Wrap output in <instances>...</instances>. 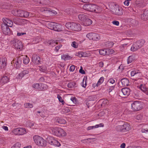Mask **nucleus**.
Listing matches in <instances>:
<instances>
[{
	"mask_svg": "<svg viewBox=\"0 0 148 148\" xmlns=\"http://www.w3.org/2000/svg\"><path fill=\"white\" fill-rule=\"evenodd\" d=\"M83 8L85 10L96 13H99L101 11L100 7L94 4H86L83 5Z\"/></svg>",
	"mask_w": 148,
	"mask_h": 148,
	"instance_id": "1",
	"label": "nucleus"
},
{
	"mask_svg": "<svg viewBox=\"0 0 148 148\" xmlns=\"http://www.w3.org/2000/svg\"><path fill=\"white\" fill-rule=\"evenodd\" d=\"M33 139L35 144L41 146H45L46 145V141L42 137L38 135L33 136Z\"/></svg>",
	"mask_w": 148,
	"mask_h": 148,
	"instance_id": "2",
	"label": "nucleus"
},
{
	"mask_svg": "<svg viewBox=\"0 0 148 148\" xmlns=\"http://www.w3.org/2000/svg\"><path fill=\"white\" fill-rule=\"evenodd\" d=\"M145 43L144 40H142L134 43L132 45L131 50L132 51H135L143 46Z\"/></svg>",
	"mask_w": 148,
	"mask_h": 148,
	"instance_id": "3",
	"label": "nucleus"
},
{
	"mask_svg": "<svg viewBox=\"0 0 148 148\" xmlns=\"http://www.w3.org/2000/svg\"><path fill=\"white\" fill-rule=\"evenodd\" d=\"M130 125L127 123H124L122 125H118L116 127V130L121 132H125L130 130Z\"/></svg>",
	"mask_w": 148,
	"mask_h": 148,
	"instance_id": "4",
	"label": "nucleus"
},
{
	"mask_svg": "<svg viewBox=\"0 0 148 148\" xmlns=\"http://www.w3.org/2000/svg\"><path fill=\"white\" fill-rule=\"evenodd\" d=\"M132 109L134 111H137L142 109L143 108L141 102L135 101L131 104Z\"/></svg>",
	"mask_w": 148,
	"mask_h": 148,
	"instance_id": "5",
	"label": "nucleus"
},
{
	"mask_svg": "<svg viewBox=\"0 0 148 148\" xmlns=\"http://www.w3.org/2000/svg\"><path fill=\"white\" fill-rule=\"evenodd\" d=\"M86 36L90 40H98L100 39V36L99 34L90 33L86 35Z\"/></svg>",
	"mask_w": 148,
	"mask_h": 148,
	"instance_id": "6",
	"label": "nucleus"
},
{
	"mask_svg": "<svg viewBox=\"0 0 148 148\" xmlns=\"http://www.w3.org/2000/svg\"><path fill=\"white\" fill-rule=\"evenodd\" d=\"M15 15L17 16L27 18L29 15V13L25 11L18 10L15 12Z\"/></svg>",
	"mask_w": 148,
	"mask_h": 148,
	"instance_id": "7",
	"label": "nucleus"
},
{
	"mask_svg": "<svg viewBox=\"0 0 148 148\" xmlns=\"http://www.w3.org/2000/svg\"><path fill=\"white\" fill-rule=\"evenodd\" d=\"M12 43L15 48L20 50L22 49L23 45L21 41L17 39H14L12 41Z\"/></svg>",
	"mask_w": 148,
	"mask_h": 148,
	"instance_id": "8",
	"label": "nucleus"
},
{
	"mask_svg": "<svg viewBox=\"0 0 148 148\" xmlns=\"http://www.w3.org/2000/svg\"><path fill=\"white\" fill-rule=\"evenodd\" d=\"M12 132L16 135H23L26 133V131L25 128H17L14 129Z\"/></svg>",
	"mask_w": 148,
	"mask_h": 148,
	"instance_id": "9",
	"label": "nucleus"
},
{
	"mask_svg": "<svg viewBox=\"0 0 148 148\" xmlns=\"http://www.w3.org/2000/svg\"><path fill=\"white\" fill-rule=\"evenodd\" d=\"M21 58L19 57L17 60H13L11 62V63L12 65H14V67L17 69H18L21 67L22 63Z\"/></svg>",
	"mask_w": 148,
	"mask_h": 148,
	"instance_id": "10",
	"label": "nucleus"
},
{
	"mask_svg": "<svg viewBox=\"0 0 148 148\" xmlns=\"http://www.w3.org/2000/svg\"><path fill=\"white\" fill-rule=\"evenodd\" d=\"M113 12L115 15L118 16L121 15L123 13V9L121 7L119 6H116Z\"/></svg>",
	"mask_w": 148,
	"mask_h": 148,
	"instance_id": "11",
	"label": "nucleus"
},
{
	"mask_svg": "<svg viewBox=\"0 0 148 148\" xmlns=\"http://www.w3.org/2000/svg\"><path fill=\"white\" fill-rule=\"evenodd\" d=\"M49 142L51 145L59 147L61 145L60 143L56 139L53 137H50V140Z\"/></svg>",
	"mask_w": 148,
	"mask_h": 148,
	"instance_id": "12",
	"label": "nucleus"
},
{
	"mask_svg": "<svg viewBox=\"0 0 148 148\" xmlns=\"http://www.w3.org/2000/svg\"><path fill=\"white\" fill-rule=\"evenodd\" d=\"M8 27L5 25H1L2 31L3 33L6 35H10L11 33L10 29Z\"/></svg>",
	"mask_w": 148,
	"mask_h": 148,
	"instance_id": "13",
	"label": "nucleus"
},
{
	"mask_svg": "<svg viewBox=\"0 0 148 148\" xmlns=\"http://www.w3.org/2000/svg\"><path fill=\"white\" fill-rule=\"evenodd\" d=\"M3 21L4 23L2 25H5L6 26L9 27H12L13 25L12 21L7 18H3Z\"/></svg>",
	"mask_w": 148,
	"mask_h": 148,
	"instance_id": "14",
	"label": "nucleus"
},
{
	"mask_svg": "<svg viewBox=\"0 0 148 148\" xmlns=\"http://www.w3.org/2000/svg\"><path fill=\"white\" fill-rule=\"evenodd\" d=\"M32 60L36 64H39L40 62V57L37 55H33L32 56Z\"/></svg>",
	"mask_w": 148,
	"mask_h": 148,
	"instance_id": "15",
	"label": "nucleus"
},
{
	"mask_svg": "<svg viewBox=\"0 0 148 148\" xmlns=\"http://www.w3.org/2000/svg\"><path fill=\"white\" fill-rule=\"evenodd\" d=\"M72 27L71 30L73 31H79L81 30L80 25L76 23H73Z\"/></svg>",
	"mask_w": 148,
	"mask_h": 148,
	"instance_id": "16",
	"label": "nucleus"
},
{
	"mask_svg": "<svg viewBox=\"0 0 148 148\" xmlns=\"http://www.w3.org/2000/svg\"><path fill=\"white\" fill-rule=\"evenodd\" d=\"M6 59L5 58L3 57L0 58V68H5L6 66Z\"/></svg>",
	"mask_w": 148,
	"mask_h": 148,
	"instance_id": "17",
	"label": "nucleus"
},
{
	"mask_svg": "<svg viewBox=\"0 0 148 148\" xmlns=\"http://www.w3.org/2000/svg\"><path fill=\"white\" fill-rule=\"evenodd\" d=\"M130 90L127 88H123L121 90V93L126 96H128L130 93Z\"/></svg>",
	"mask_w": 148,
	"mask_h": 148,
	"instance_id": "18",
	"label": "nucleus"
},
{
	"mask_svg": "<svg viewBox=\"0 0 148 148\" xmlns=\"http://www.w3.org/2000/svg\"><path fill=\"white\" fill-rule=\"evenodd\" d=\"M9 77L5 75L2 77L0 80V82L2 85H3L7 83L9 81Z\"/></svg>",
	"mask_w": 148,
	"mask_h": 148,
	"instance_id": "19",
	"label": "nucleus"
},
{
	"mask_svg": "<svg viewBox=\"0 0 148 148\" xmlns=\"http://www.w3.org/2000/svg\"><path fill=\"white\" fill-rule=\"evenodd\" d=\"M29 73V69L25 70L22 71L18 75V78L22 79L25 75Z\"/></svg>",
	"mask_w": 148,
	"mask_h": 148,
	"instance_id": "20",
	"label": "nucleus"
},
{
	"mask_svg": "<svg viewBox=\"0 0 148 148\" xmlns=\"http://www.w3.org/2000/svg\"><path fill=\"white\" fill-rule=\"evenodd\" d=\"M140 88L143 92L146 94L148 95V88L145 85H141L140 87Z\"/></svg>",
	"mask_w": 148,
	"mask_h": 148,
	"instance_id": "21",
	"label": "nucleus"
},
{
	"mask_svg": "<svg viewBox=\"0 0 148 148\" xmlns=\"http://www.w3.org/2000/svg\"><path fill=\"white\" fill-rule=\"evenodd\" d=\"M59 128L57 127H51L50 131L53 134L57 136V135H58V134H59L58 133V132Z\"/></svg>",
	"mask_w": 148,
	"mask_h": 148,
	"instance_id": "22",
	"label": "nucleus"
},
{
	"mask_svg": "<svg viewBox=\"0 0 148 148\" xmlns=\"http://www.w3.org/2000/svg\"><path fill=\"white\" fill-rule=\"evenodd\" d=\"M78 17L79 20L83 21L88 17V14L86 13H82L79 14Z\"/></svg>",
	"mask_w": 148,
	"mask_h": 148,
	"instance_id": "23",
	"label": "nucleus"
},
{
	"mask_svg": "<svg viewBox=\"0 0 148 148\" xmlns=\"http://www.w3.org/2000/svg\"><path fill=\"white\" fill-rule=\"evenodd\" d=\"M59 134L58 135H57V136H65L66 134V132L62 129L61 128H59L58 130V132Z\"/></svg>",
	"mask_w": 148,
	"mask_h": 148,
	"instance_id": "24",
	"label": "nucleus"
},
{
	"mask_svg": "<svg viewBox=\"0 0 148 148\" xmlns=\"http://www.w3.org/2000/svg\"><path fill=\"white\" fill-rule=\"evenodd\" d=\"M92 21L88 17L83 21V25L85 26H89L92 24Z\"/></svg>",
	"mask_w": 148,
	"mask_h": 148,
	"instance_id": "25",
	"label": "nucleus"
},
{
	"mask_svg": "<svg viewBox=\"0 0 148 148\" xmlns=\"http://www.w3.org/2000/svg\"><path fill=\"white\" fill-rule=\"evenodd\" d=\"M104 126V125L103 123H100L99 124L96 125L95 126H89L87 128V130H92L93 129L98 128L99 127H103Z\"/></svg>",
	"mask_w": 148,
	"mask_h": 148,
	"instance_id": "26",
	"label": "nucleus"
},
{
	"mask_svg": "<svg viewBox=\"0 0 148 148\" xmlns=\"http://www.w3.org/2000/svg\"><path fill=\"white\" fill-rule=\"evenodd\" d=\"M135 59V56L134 55H132L129 56L127 59V64H128L134 61Z\"/></svg>",
	"mask_w": 148,
	"mask_h": 148,
	"instance_id": "27",
	"label": "nucleus"
},
{
	"mask_svg": "<svg viewBox=\"0 0 148 148\" xmlns=\"http://www.w3.org/2000/svg\"><path fill=\"white\" fill-rule=\"evenodd\" d=\"M121 82L122 85L124 86H127L129 84V80L126 78H123L121 80Z\"/></svg>",
	"mask_w": 148,
	"mask_h": 148,
	"instance_id": "28",
	"label": "nucleus"
},
{
	"mask_svg": "<svg viewBox=\"0 0 148 148\" xmlns=\"http://www.w3.org/2000/svg\"><path fill=\"white\" fill-rule=\"evenodd\" d=\"M55 120L57 122L61 124H64L66 122V121L64 119L58 117H56Z\"/></svg>",
	"mask_w": 148,
	"mask_h": 148,
	"instance_id": "29",
	"label": "nucleus"
},
{
	"mask_svg": "<svg viewBox=\"0 0 148 148\" xmlns=\"http://www.w3.org/2000/svg\"><path fill=\"white\" fill-rule=\"evenodd\" d=\"M20 57L23 59V63L25 64H27L29 62V59L27 56L22 55Z\"/></svg>",
	"mask_w": 148,
	"mask_h": 148,
	"instance_id": "30",
	"label": "nucleus"
},
{
	"mask_svg": "<svg viewBox=\"0 0 148 148\" xmlns=\"http://www.w3.org/2000/svg\"><path fill=\"white\" fill-rule=\"evenodd\" d=\"M148 11H144L143 14L141 15V18L142 19L146 20L148 17V15L147 14Z\"/></svg>",
	"mask_w": 148,
	"mask_h": 148,
	"instance_id": "31",
	"label": "nucleus"
},
{
	"mask_svg": "<svg viewBox=\"0 0 148 148\" xmlns=\"http://www.w3.org/2000/svg\"><path fill=\"white\" fill-rule=\"evenodd\" d=\"M54 27L53 29V30L56 31H61V26L60 25L58 24L55 23V24H54Z\"/></svg>",
	"mask_w": 148,
	"mask_h": 148,
	"instance_id": "32",
	"label": "nucleus"
},
{
	"mask_svg": "<svg viewBox=\"0 0 148 148\" xmlns=\"http://www.w3.org/2000/svg\"><path fill=\"white\" fill-rule=\"evenodd\" d=\"M77 85L74 82H72L69 83L67 85L68 88H74L77 87Z\"/></svg>",
	"mask_w": 148,
	"mask_h": 148,
	"instance_id": "33",
	"label": "nucleus"
},
{
	"mask_svg": "<svg viewBox=\"0 0 148 148\" xmlns=\"http://www.w3.org/2000/svg\"><path fill=\"white\" fill-rule=\"evenodd\" d=\"M55 23L52 22H49L47 24V27L50 29L53 30Z\"/></svg>",
	"mask_w": 148,
	"mask_h": 148,
	"instance_id": "34",
	"label": "nucleus"
},
{
	"mask_svg": "<svg viewBox=\"0 0 148 148\" xmlns=\"http://www.w3.org/2000/svg\"><path fill=\"white\" fill-rule=\"evenodd\" d=\"M32 87L38 91H40V86L39 84H34L32 85Z\"/></svg>",
	"mask_w": 148,
	"mask_h": 148,
	"instance_id": "35",
	"label": "nucleus"
},
{
	"mask_svg": "<svg viewBox=\"0 0 148 148\" xmlns=\"http://www.w3.org/2000/svg\"><path fill=\"white\" fill-rule=\"evenodd\" d=\"M99 52L100 54L101 55L104 56L107 54V49H100L99 50Z\"/></svg>",
	"mask_w": 148,
	"mask_h": 148,
	"instance_id": "36",
	"label": "nucleus"
},
{
	"mask_svg": "<svg viewBox=\"0 0 148 148\" xmlns=\"http://www.w3.org/2000/svg\"><path fill=\"white\" fill-rule=\"evenodd\" d=\"M71 57L70 56L68 55L63 54L61 56L62 59H63L64 61L69 60L71 59Z\"/></svg>",
	"mask_w": 148,
	"mask_h": 148,
	"instance_id": "37",
	"label": "nucleus"
},
{
	"mask_svg": "<svg viewBox=\"0 0 148 148\" xmlns=\"http://www.w3.org/2000/svg\"><path fill=\"white\" fill-rule=\"evenodd\" d=\"M140 71L138 70H135L132 71L131 72V75L132 76H133L135 75L140 73Z\"/></svg>",
	"mask_w": 148,
	"mask_h": 148,
	"instance_id": "38",
	"label": "nucleus"
},
{
	"mask_svg": "<svg viewBox=\"0 0 148 148\" xmlns=\"http://www.w3.org/2000/svg\"><path fill=\"white\" fill-rule=\"evenodd\" d=\"M73 23L68 22L65 24L66 27L70 30H71Z\"/></svg>",
	"mask_w": 148,
	"mask_h": 148,
	"instance_id": "39",
	"label": "nucleus"
},
{
	"mask_svg": "<svg viewBox=\"0 0 148 148\" xmlns=\"http://www.w3.org/2000/svg\"><path fill=\"white\" fill-rule=\"evenodd\" d=\"M86 79L87 77H84L83 80L81 84L82 86L83 87L85 88L87 85V83L86 82Z\"/></svg>",
	"mask_w": 148,
	"mask_h": 148,
	"instance_id": "40",
	"label": "nucleus"
},
{
	"mask_svg": "<svg viewBox=\"0 0 148 148\" xmlns=\"http://www.w3.org/2000/svg\"><path fill=\"white\" fill-rule=\"evenodd\" d=\"M107 83L108 84H111L115 86L116 84L115 81L114 79L112 78H110L108 81Z\"/></svg>",
	"mask_w": 148,
	"mask_h": 148,
	"instance_id": "41",
	"label": "nucleus"
},
{
	"mask_svg": "<svg viewBox=\"0 0 148 148\" xmlns=\"http://www.w3.org/2000/svg\"><path fill=\"white\" fill-rule=\"evenodd\" d=\"M104 81V77H101L99 79L97 83L96 84L97 86H98L101 84Z\"/></svg>",
	"mask_w": 148,
	"mask_h": 148,
	"instance_id": "42",
	"label": "nucleus"
},
{
	"mask_svg": "<svg viewBox=\"0 0 148 148\" xmlns=\"http://www.w3.org/2000/svg\"><path fill=\"white\" fill-rule=\"evenodd\" d=\"M33 105L32 104L27 103L24 104V107L26 108H32L33 107Z\"/></svg>",
	"mask_w": 148,
	"mask_h": 148,
	"instance_id": "43",
	"label": "nucleus"
},
{
	"mask_svg": "<svg viewBox=\"0 0 148 148\" xmlns=\"http://www.w3.org/2000/svg\"><path fill=\"white\" fill-rule=\"evenodd\" d=\"M47 88V86L46 84H41L40 86V91L45 90Z\"/></svg>",
	"mask_w": 148,
	"mask_h": 148,
	"instance_id": "44",
	"label": "nucleus"
},
{
	"mask_svg": "<svg viewBox=\"0 0 148 148\" xmlns=\"http://www.w3.org/2000/svg\"><path fill=\"white\" fill-rule=\"evenodd\" d=\"M49 45H51L52 47L55 46L57 44V43L55 41L53 40H50L49 42Z\"/></svg>",
	"mask_w": 148,
	"mask_h": 148,
	"instance_id": "45",
	"label": "nucleus"
},
{
	"mask_svg": "<svg viewBox=\"0 0 148 148\" xmlns=\"http://www.w3.org/2000/svg\"><path fill=\"white\" fill-rule=\"evenodd\" d=\"M40 3H39V4H48L50 2L49 0H40Z\"/></svg>",
	"mask_w": 148,
	"mask_h": 148,
	"instance_id": "46",
	"label": "nucleus"
},
{
	"mask_svg": "<svg viewBox=\"0 0 148 148\" xmlns=\"http://www.w3.org/2000/svg\"><path fill=\"white\" fill-rule=\"evenodd\" d=\"M127 45V44H124L121 45L119 47V50L121 51H124L125 48V46Z\"/></svg>",
	"mask_w": 148,
	"mask_h": 148,
	"instance_id": "47",
	"label": "nucleus"
},
{
	"mask_svg": "<svg viewBox=\"0 0 148 148\" xmlns=\"http://www.w3.org/2000/svg\"><path fill=\"white\" fill-rule=\"evenodd\" d=\"M57 97L58 99L59 102L61 103L63 105H64V102L62 97L59 95L58 94L57 95Z\"/></svg>",
	"mask_w": 148,
	"mask_h": 148,
	"instance_id": "48",
	"label": "nucleus"
},
{
	"mask_svg": "<svg viewBox=\"0 0 148 148\" xmlns=\"http://www.w3.org/2000/svg\"><path fill=\"white\" fill-rule=\"evenodd\" d=\"M114 44V43L113 42H108L107 43L106 45L107 46V47H108V48H110L112 47L113 46Z\"/></svg>",
	"mask_w": 148,
	"mask_h": 148,
	"instance_id": "49",
	"label": "nucleus"
},
{
	"mask_svg": "<svg viewBox=\"0 0 148 148\" xmlns=\"http://www.w3.org/2000/svg\"><path fill=\"white\" fill-rule=\"evenodd\" d=\"M108 53L107 55H110L114 53V51L112 49H107Z\"/></svg>",
	"mask_w": 148,
	"mask_h": 148,
	"instance_id": "50",
	"label": "nucleus"
},
{
	"mask_svg": "<svg viewBox=\"0 0 148 148\" xmlns=\"http://www.w3.org/2000/svg\"><path fill=\"white\" fill-rule=\"evenodd\" d=\"M12 146L14 147V148H20L21 147V144L19 143H16Z\"/></svg>",
	"mask_w": 148,
	"mask_h": 148,
	"instance_id": "51",
	"label": "nucleus"
},
{
	"mask_svg": "<svg viewBox=\"0 0 148 148\" xmlns=\"http://www.w3.org/2000/svg\"><path fill=\"white\" fill-rule=\"evenodd\" d=\"M39 70L41 71L42 72H45L47 70L46 67L42 66H39Z\"/></svg>",
	"mask_w": 148,
	"mask_h": 148,
	"instance_id": "52",
	"label": "nucleus"
},
{
	"mask_svg": "<svg viewBox=\"0 0 148 148\" xmlns=\"http://www.w3.org/2000/svg\"><path fill=\"white\" fill-rule=\"evenodd\" d=\"M71 46L75 48H77L78 47V44L76 42L73 41L71 44Z\"/></svg>",
	"mask_w": 148,
	"mask_h": 148,
	"instance_id": "53",
	"label": "nucleus"
},
{
	"mask_svg": "<svg viewBox=\"0 0 148 148\" xmlns=\"http://www.w3.org/2000/svg\"><path fill=\"white\" fill-rule=\"evenodd\" d=\"M86 54L85 52H80L79 53V57H85L86 55H85Z\"/></svg>",
	"mask_w": 148,
	"mask_h": 148,
	"instance_id": "54",
	"label": "nucleus"
},
{
	"mask_svg": "<svg viewBox=\"0 0 148 148\" xmlns=\"http://www.w3.org/2000/svg\"><path fill=\"white\" fill-rule=\"evenodd\" d=\"M72 9H67L65 10V12L68 14H71V12L72 11Z\"/></svg>",
	"mask_w": 148,
	"mask_h": 148,
	"instance_id": "55",
	"label": "nucleus"
},
{
	"mask_svg": "<svg viewBox=\"0 0 148 148\" xmlns=\"http://www.w3.org/2000/svg\"><path fill=\"white\" fill-rule=\"evenodd\" d=\"M62 45H59L56 46L55 47V50L57 52L58 51L59 49L62 47Z\"/></svg>",
	"mask_w": 148,
	"mask_h": 148,
	"instance_id": "56",
	"label": "nucleus"
},
{
	"mask_svg": "<svg viewBox=\"0 0 148 148\" xmlns=\"http://www.w3.org/2000/svg\"><path fill=\"white\" fill-rule=\"evenodd\" d=\"M71 100L73 102L74 104H76L77 102L76 99V98L74 97H72L71 98Z\"/></svg>",
	"mask_w": 148,
	"mask_h": 148,
	"instance_id": "57",
	"label": "nucleus"
},
{
	"mask_svg": "<svg viewBox=\"0 0 148 148\" xmlns=\"http://www.w3.org/2000/svg\"><path fill=\"white\" fill-rule=\"evenodd\" d=\"M130 0H125L123 3L125 6H127L129 5Z\"/></svg>",
	"mask_w": 148,
	"mask_h": 148,
	"instance_id": "58",
	"label": "nucleus"
},
{
	"mask_svg": "<svg viewBox=\"0 0 148 148\" xmlns=\"http://www.w3.org/2000/svg\"><path fill=\"white\" fill-rule=\"evenodd\" d=\"M79 72L82 74L85 73V71L83 70L82 67V66H81L80 69L79 70Z\"/></svg>",
	"mask_w": 148,
	"mask_h": 148,
	"instance_id": "59",
	"label": "nucleus"
},
{
	"mask_svg": "<svg viewBox=\"0 0 148 148\" xmlns=\"http://www.w3.org/2000/svg\"><path fill=\"white\" fill-rule=\"evenodd\" d=\"M112 23L114 25L117 26L119 25V22L118 21H114L112 22Z\"/></svg>",
	"mask_w": 148,
	"mask_h": 148,
	"instance_id": "60",
	"label": "nucleus"
},
{
	"mask_svg": "<svg viewBox=\"0 0 148 148\" xmlns=\"http://www.w3.org/2000/svg\"><path fill=\"white\" fill-rule=\"evenodd\" d=\"M75 66L73 65L70 66L69 70L71 71H73L75 70Z\"/></svg>",
	"mask_w": 148,
	"mask_h": 148,
	"instance_id": "61",
	"label": "nucleus"
},
{
	"mask_svg": "<svg viewBox=\"0 0 148 148\" xmlns=\"http://www.w3.org/2000/svg\"><path fill=\"white\" fill-rule=\"evenodd\" d=\"M114 86H112L110 87V88L108 89V91L109 92H110L112 91V90H114Z\"/></svg>",
	"mask_w": 148,
	"mask_h": 148,
	"instance_id": "62",
	"label": "nucleus"
},
{
	"mask_svg": "<svg viewBox=\"0 0 148 148\" xmlns=\"http://www.w3.org/2000/svg\"><path fill=\"white\" fill-rule=\"evenodd\" d=\"M26 34V33L25 32H18L17 34V35L18 36H20L22 35H25Z\"/></svg>",
	"mask_w": 148,
	"mask_h": 148,
	"instance_id": "63",
	"label": "nucleus"
},
{
	"mask_svg": "<svg viewBox=\"0 0 148 148\" xmlns=\"http://www.w3.org/2000/svg\"><path fill=\"white\" fill-rule=\"evenodd\" d=\"M141 132L142 133H148V129L146 130L142 129H141Z\"/></svg>",
	"mask_w": 148,
	"mask_h": 148,
	"instance_id": "64",
	"label": "nucleus"
}]
</instances>
